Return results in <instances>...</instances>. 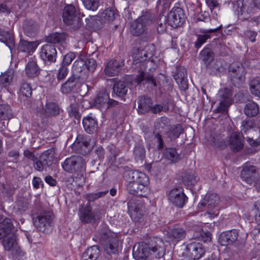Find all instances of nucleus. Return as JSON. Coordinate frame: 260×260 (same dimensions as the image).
Segmentation results:
<instances>
[{"instance_id": "nucleus-1", "label": "nucleus", "mask_w": 260, "mask_h": 260, "mask_svg": "<svg viewBox=\"0 0 260 260\" xmlns=\"http://www.w3.org/2000/svg\"><path fill=\"white\" fill-rule=\"evenodd\" d=\"M165 252L164 243L159 238H151L146 243L136 244L133 247V255L136 260H158Z\"/></svg>"}, {"instance_id": "nucleus-2", "label": "nucleus", "mask_w": 260, "mask_h": 260, "mask_svg": "<svg viewBox=\"0 0 260 260\" xmlns=\"http://www.w3.org/2000/svg\"><path fill=\"white\" fill-rule=\"evenodd\" d=\"M14 226L11 219L5 218L0 223V240L5 250L11 251L13 256L20 255L21 251L18 245L17 237L13 232Z\"/></svg>"}, {"instance_id": "nucleus-3", "label": "nucleus", "mask_w": 260, "mask_h": 260, "mask_svg": "<svg viewBox=\"0 0 260 260\" xmlns=\"http://www.w3.org/2000/svg\"><path fill=\"white\" fill-rule=\"evenodd\" d=\"M127 175L130 179L126 186L128 192L138 196H145L149 183L148 177L144 173L137 171L128 172Z\"/></svg>"}, {"instance_id": "nucleus-4", "label": "nucleus", "mask_w": 260, "mask_h": 260, "mask_svg": "<svg viewBox=\"0 0 260 260\" xmlns=\"http://www.w3.org/2000/svg\"><path fill=\"white\" fill-rule=\"evenodd\" d=\"M97 236L103 242L105 251L109 254H115L119 250V240L114 233L103 225L98 233Z\"/></svg>"}, {"instance_id": "nucleus-5", "label": "nucleus", "mask_w": 260, "mask_h": 260, "mask_svg": "<svg viewBox=\"0 0 260 260\" xmlns=\"http://www.w3.org/2000/svg\"><path fill=\"white\" fill-rule=\"evenodd\" d=\"M219 197L216 193L206 194L204 198L198 204L199 211L206 210L211 218H214L219 213Z\"/></svg>"}, {"instance_id": "nucleus-6", "label": "nucleus", "mask_w": 260, "mask_h": 260, "mask_svg": "<svg viewBox=\"0 0 260 260\" xmlns=\"http://www.w3.org/2000/svg\"><path fill=\"white\" fill-rule=\"evenodd\" d=\"M153 16L150 13H146L132 22L130 32L133 36H140L147 33V26L152 22Z\"/></svg>"}, {"instance_id": "nucleus-7", "label": "nucleus", "mask_w": 260, "mask_h": 260, "mask_svg": "<svg viewBox=\"0 0 260 260\" xmlns=\"http://www.w3.org/2000/svg\"><path fill=\"white\" fill-rule=\"evenodd\" d=\"M62 19L64 23L71 26L72 28L74 29L80 28L82 24L80 14L76 10L75 6L72 4L67 5L64 7Z\"/></svg>"}, {"instance_id": "nucleus-8", "label": "nucleus", "mask_w": 260, "mask_h": 260, "mask_svg": "<svg viewBox=\"0 0 260 260\" xmlns=\"http://www.w3.org/2000/svg\"><path fill=\"white\" fill-rule=\"evenodd\" d=\"M86 161L80 156H72L68 157L62 163L63 169L68 172L75 173L81 172L85 169Z\"/></svg>"}, {"instance_id": "nucleus-9", "label": "nucleus", "mask_w": 260, "mask_h": 260, "mask_svg": "<svg viewBox=\"0 0 260 260\" xmlns=\"http://www.w3.org/2000/svg\"><path fill=\"white\" fill-rule=\"evenodd\" d=\"M229 74L235 86L241 85L245 79V69L242 63L240 62H233L230 64Z\"/></svg>"}, {"instance_id": "nucleus-10", "label": "nucleus", "mask_w": 260, "mask_h": 260, "mask_svg": "<svg viewBox=\"0 0 260 260\" xmlns=\"http://www.w3.org/2000/svg\"><path fill=\"white\" fill-rule=\"evenodd\" d=\"M95 143V139L86 135H78L73 144V148L79 153L85 155L87 154Z\"/></svg>"}, {"instance_id": "nucleus-11", "label": "nucleus", "mask_w": 260, "mask_h": 260, "mask_svg": "<svg viewBox=\"0 0 260 260\" xmlns=\"http://www.w3.org/2000/svg\"><path fill=\"white\" fill-rule=\"evenodd\" d=\"M137 66H140V70L136 75V81L138 84H140L145 81V83H148L153 87H156L157 85L158 81L153 77V76L150 73H147L145 72L146 68V63L142 60L140 62H136Z\"/></svg>"}, {"instance_id": "nucleus-12", "label": "nucleus", "mask_w": 260, "mask_h": 260, "mask_svg": "<svg viewBox=\"0 0 260 260\" xmlns=\"http://www.w3.org/2000/svg\"><path fill=\"white\" fill-rule=\"evenodd\" d=\"M185 17L183 10L179 7L173 8L168 14L167 22L172 27L176 28L182 25Z\"/></svg>"}, {"instance_id": "nucleus-13", "label": "nucleus", "mask_w": 260, "mask_h": 260, "mask_svg": "<svg viewBox=\"0 0 260 260\" xmlns=\"http://www.w3.org/2000/svg\"><path fill=\"white\" fill-rule=\"evenodd\" d=\"M188 198L184 194L181 187L174 188L170 190L168 194V200L174 205L182 208L187 201Z\"/></svg>"}, {"instance_id": "nucleus-14", "label": "nucleus", "mask_w": 260, "mask_h": 260, "mask_svg": "<svg viewBox=\"0 0 260 260\" xmlns=\"http://www.w3.org/2000/svg\"><path fill=\"white\" fill-rule=\"evenodd\" d=\"M52 213L45 211L34 219V224L40 232H45L51 226Z\"/></svg>"}, {"instance_id": "nucleus-15", "label": "nucleus", "mask_w": 260, "mask_h": 260, "mask_svg": "<svg viewBox=\"0 0 260 260\" xmlns=\"http://www.w3.org/2000/svg\"><path fill=\"white\" fill-rule=\"evenodd\" d=\"M205 252L203 246L199 242H190L187 245L185 248V254L190 260L200 259L204 254Z\"/></svg>"}, {"instance_id": "nucleus-16", "label": "nucleus", "mask_w": 260, "mask_h": 260, "mask_svg": "<svg viewBox=\"0 0 260 260\" xmlns=\"http://www.w3.org/2000/svg\"><path fill=\"white\" fill-rule=\"evenodd\" d=\"M258 176V171L255 166L248 163H245L243 165L241 177L243 181L251 184L255 181Z\"/></svg>"}, {"instance_id": "nucleus-17", "label": "nucleus", "mask_w": 260, "mask_h": 260, "mask_svg": "<svg viewBox=\"0 0 260 260\" xmlns=\"http://www.w3.org/2000/svg\"><path fill=\"white\" fill-rule=\"evenodd\" d=\"M79 217L84 223L94 222L101 218V209L96 208L92 211L91 207L87 205L84 209L80 211Z\"/></svg>"}, {"instance_id": "nucleus-18", "label": "nucleus", "mask_w": 260, "mask_h": 260, "mask_svg": "<svg viewBox=\"0 0 260 260\" xmlns=\"http://www.w3.org/2000/svg\"><path fill=\"white\" fill-rule=\"evenodd\" d=\"M40 56L44 62L49 64L56 60L57 51L54 45L46 44L44 45L40 50Z\"/></svg>"}, {"instance_id": "nucleus-19", "label": "nucleus", "mask_w": 260, "mask_h": 260, "mask_svg": "<svg viewBox=\"0 0 260 260\" xmlns=\"http://www.w3.org/2000/svg\"><path fill=\"white\" fill-rule=\"evenodd\" d=\"M118 102L114 100H110L106 93H99L94 101V106L101 110H106L110 107L118 105Z\"/></svg>"}, {"instance_id": "nucleus-20", "label": "nucleus", "mask_w": 260, "mask_h": 260, "mask_svg": "<svg viewBox=\"0 0 260 260\" xmlns=\"http://www.w3.org/2000/svg\"><path fill=\"white\" fill-rule=\"evenodd\" d=\"M128 210L132 219L136 222H142L145 218L144 207L142 203H128Z\"/></svg>"}, {"instance_id": "nucleus-21", "label": "nucleus", "mask_w": 260, "mask_h": 260, "mask_svg": "<svg viewBox=\"0 0 260 260\" xmlns=\"http://www.w3.org/2000/svg\"><path fill=\"white\" fill-rule=\"evenodd\" d=\"M218 96L220 99L218 110L222 112H226L229 106L232 104V94L229 89H224L219 91Z\"/></svg>"}, {"instance_id": "nucleus-22", "label": "nucleus", "mask_w": 260, "mask_h": 260, "mask_svg": "<svg viewBox=\"0 0 260 260\" xmlns=\"http://www.w3.org/2000/svg\"><path fill=\"white\" fill-rule=\"evenodd\" d=\"M72 72L73 75L77 77L79 79L82 80L85 79L88 75L85 61L81 59H77L73 63Z\"/></svg>"}, {"instance_id": "nucleus-23", "label": "nucleus", "mask_w": 260, "mask_h": 260, "mask_svg": "<svg viewBox=\"0 0 260 260\" xmlns=\"http://www.w3.org/2000/svg\"><path fill=\"white\" fill-rule=\"evenodd\" d=\"M239 233L236 230L222 232L219 236V242L222 246L234 244L238 239Z\"/></svg>"}, {"instance_id": "nucleus-24", "label": "nucleus", "mask_w": 260, "mask_h": 260, "mask_svg": "<svg viewBox=\"0 0 260 260\" xmlns=\"http://www.w3.org/2000/svg\"><path fill=\"white\" fill-rule=\"evenodd\" d=\"M221 27L222 25H220L219 26L213 29H201V32L203 34L197 35V40L194 43L195 47L197 49L200 48L208 39L211 38V35H210V33L216 32L221 29Z\"/></svg>"}, {"instance_id": "nucleus-25", "label": "nucleus", "mask_w": 260, "mask_h": 260, "mask_svg": "<svg viewBox=\"0 0 260 260\" xmlns=\"http://www.w3.org/2000/svg\"><path fill=\"white\" fill-rule=\"evenodd\" d=\"M79 78L72 75L66 82L62 84L60 91L63 94H68L75 91L79 84Z\"/></svg>"}, {"instance_id": "nucleus-26", "label": "nucleus", "mask_w": 260, "mask_h": 260, "mask_svg": "<svg viewBox=\"0 0 260 260\" xmlns=\"http://www.w3.org/2000/svg\"><path fill=\"white\" fill-rule=\"evenodd\" d=\"M230 148L235 151H240L243 147L242 134L239 132H233L230 138Z\"/></svg>"}, {"instance_id": "nucleus-27", "label": "nucleus", "mask_w": 260, "mask_h": 260, "mask_svg": "<svg viewBox=\"0 0 260 260\" xmlns=\"http://www.w3.org/2000/svg\"><path fill=\"white\" fill-rule=\"evenodd\" d=\"M120 70V63L116 60H111L107 63L104 72L107 76L112 77L117 75Z\"/></svg>"}, {"instance_id": "nucleus-28", "label": "nucleus", "mask_w": 260, "mask_h": 260, "mask_svg": "<svg viewBox=\"0 0 260 260\" xmlns=\"http://www.w3.org/2000/svg\"><path fill=\"white\" fill-rule=\"evenodd\" d=\"M82 124L85 131L90 134L95 133L98 128L96 120L91 116L84 117L82 120Z\"/></svg>"}, {"instance_id": "nucleus-29", "label": "nucleus", "mask_w": 260, "mask_h": 260, "mask_svg": "<svg viewBox=\"0 0 260 260\" xmlns=\"http://www.w3.org/2000/svg\"><path fill=\"white\" fill-rule=\"evenodd\" d=\"M101 252L99 246L94 245L87 248L83 253L81 260H97L100 255Z\"/></svg>"}, {"instance_id": "nucleus-30", "label": "nucleus", "mask_w": 260, "mask_h": 260, "mask_svg": "<svg viewBox=\"0 0 260 260\" xmlns=\"http://www.w3.org/2000/svg\"><path fill=\"white\" fill-rule=\"evenodd\" d=\"M138 112L144 114L150 111L153 104L150 98L145 96H140L138 100Z\"/></svg>"}, {"instance_id": "nucleus-31", "label": "nucleus", "mask_w": 260, "mask_h": 260, "mask_svg": "<svg viewBox=\"0 0 260 260\" xmlns=\"http://www.w3.org/2000/svg\"><path fill=\"white\" fill-rule=\"evenodd\" d=\"M24 34L28 37L34 36L38 29V24L32 20H25L23 24Z\"/></svg>"}, {"instance_id": "nucleus-32", "label": "nucleus", "mask_w": 260, "mask_h": 260, "mask_svg": "<svg viewBox=\"0 0 260 260\" xmlns=\"http://www.w3.org/2000/svg\"><path fill=\"white\" fill-rule=\"evenodd\" d=\"M186 236V231L183 228H176L168 232V237L175 242L183 240Z\"/></svg>"}, {"instance_id": "nucleus-33", "label": "nucleus", "mask_w": 260, "mask_h": 260, "mask_svg": "<svg viewBox=\"0 0 260 260\" xmlns=\"http://www.w3.org/2000/svg\"><path fill=\"white\" fill-rule=\"evenodd\" d=\"M25 72L29 77H35L40 73V68L37 62L34 60L29 61L26 66Z\"/></svg>"}, {"instance_id": "nucleus-34", "label": "nucleus", "mask_w": 260, "mask_h": 260, "mask_svg": "<svg viewBox=\"0 0 260 260\" xmlns=\"http://www.w3.org/2000/svg\"><path fill=\"white\" fill-rule=\"evenodd\" d=\"M128 87L123 81H118L114 84L113 87V92L116 95L119 97L125 96L128 91Z\"/></svg>"}, {"instance_id": "nucleus-35", "label": "nucleus", "mask_w": 260, "mask_h": 260, "mask_svg": "<svg viewBox=\"0 0 260 260\" xmlns=\"http://www.w3.org/2000/svg\"><path fill=\"white\" fill-rule=\"evenodd\" d=\"M37 44L35 42H28L25 40H20L18 50L19 51L30 52L35 51L37 48Z\"/></svg>"}, {"instance_id": "nucleus-36", "label": "nucleus", "mask_w": 260, "mask_h": 260, "mask_svg": "<svg viewBox=\"0 0 260 260\" xmlns=\"http://www.w3.org/2000/svg\"><path fill=\"white\" fill-rule=\"evenodd\" d=\"M182 179L184 183L187 185L194 184L198 179L195 172L190 170L187 171L183 174Z\"/></svg>"}, {"instance_id": "nucleus-37", "label": "nucleus", "mask_w": 260, "mask_h": 260, "mask_svg": "<svg viewBox=\"0 0 260 260\" xmlns=\"http://www.w3.org/2000/svg\"><path fill=\"white\" fill-rule=\"evenodd\" d=\"M54 151L52 149H48L42 154L40 159L44 163L46 167L50 166L53 160Z\"/></svg>"}, {"instance_id": "nucleus-38", "label": "nucleus", "mask_w": 260, "mask_h": 260, "mask_svg": "<svg viewBox=\"0 0 260 260\" xmlns=\"http://www.w3.org/2000/svg\"><path fill=\"white\" fill-rule=\"evenodd\" d=\"M257 105L254 102L247 104L244 108L245 114L249 117H253L258 113Z\"/></svg>"}, {"instance_id": "nucleus-39", "label": "nucleus", "mask_w": 260, "mask_h": 260, "mask_svg": "<svg viewBox=\"0 0 260 260\" xmlns=\"http://www.w3.org/2000/svg\"><path fill=\"white\" fill-rule=\"evenodd\" d=\"M45 112L47 116L57 115L59 112L58 106L54 103H47L45 106Z\"/></svg>"}, {"instance_id": "nucleus-40", "label": "nucleus", "mask_w": 260, "mask_h": 260, "mask_svg": "<svg viewBox=\"0 0 260 260\" xmlns=\"http://www.w3.org/2000/svg\"><path fill=\"white\" fill-rule=\"evenodd\" d=\"M165 156L172 162H176L180 159V155L177 152L175 148H169L165 149Z\"/></svg>"}, {"instance_id": "nucleus-41", "label": "nucleus", "mask_w": 260, "mask_h": 260, "mask_svg": "<svg viewBox=\"0 0 260 260\" xmlns=\"http://www.w3.org/2000/svg\"><path fill=\"white\" fill-rule=\"evenodd\" d=\"M66 35L63 33H53L47 37L46 42L51 44L60 43L65 40Z\"/></svg>"}, {"instance_id": "nucleus-42", "label": "nucleus", "mask_w": 260, "mask_h": 260, "mask_svg": "<svg viewBox=\"0 0 260 260\" xmlns=\"http://www.w3.org/2000/svg\"><path fill=\"white\" fill-rule=\"evenodd\" d=\"M13 77V71L11 70L6 71L0 76V84L6 87L9 85Z\"/></svg>"}, {"instance_id": "nucleus-43", "label": "nucleus", "mask_w": 260, "mask_h": 260, "mask_svg": "<svg viewBox=\"0 0 260 260\" xmlns=\"http://www.w3.org/2000/svg\"><path fill=\"white\" fill-rule=\"evenodd\" d=\"M250 90L252 94L260 98V77H256L251 81Z\"/></svg>"}, {"instance_id": "nucleus-44", "label": "nucleus", "mask_w": 260, "mask_h": 260, "mask_svg": "<svg viewBox=\"0 0 260 260\" xmlns=\"http://www.w3.org/2000/svg\"><path fill=\"white\" fill-rule=\"evenodd\" d=\"M183 133V128L181 125L177 124L172 126L168 132V136L171 140H174L178 138Z\"/></svg>"}, {"instance_id": "nucleus-45", "label": "nucleus", "mask_w": 260, "mask_h": 260, "mask_svg": "<svg viewBox=\"0 0 260 260\" xmlns=\"http://www.w3.org/2000/svg\"><path fill=\"white\" fill-rule=\"evenodd\" d=\"M134 156L137 160H142L145 156L144 146L141 144L136 145L134 150Z\"/></svg>"}, {"instance_id": "nucleus-46", "label": "nucleus", "mask_w": 260, "mask_h": 260, "mask_svg": "<svg viewBox=\"0 0 260 260\" xmlns=\"http://www.w3.org/2000/svg\"><path fill=\"white\" fill-rule=\"evenodd\" d=\"M201 58L205 63H209L214 59L213 53L209 48H205L200 53Z\"/></svg>"}, {"instance_id": "nucleus-47", "label": "nucleus", "mask_w": 260, "mask_h": 260, "mask_svg": "<svg viewBox=\"0 0 260 260\" xmlns=\"http://www.w3.org/2000/svg\"><path fill=\"white\" fill-rule=\"evenodd\" d=\"M173 78L176 82H180V80L187 78L186 69L182 67H176V72L173 75Z\"/></svg>"}, {"instance_id": "nucleus-48", "label": "nucleus", "mask_w": 260, "mask_h": 260, "mask_svg": "<svg viewBox=\"0 0 260 260\" xmlns=\"http://www.w3.org/2000/svg\"><path fill=\"white\" fill-rule=\"evenodd\" d=\"M84 7L87 10L95 11L99 7V0H82Z\"/></svg>"}, {"instance_id": "nucleus-49", "label": "nucleus", "mask_w": 260, "mask_h": 260, "mask_svg": "<svg viewBox=\"0 0 260 260\" xmlns=\"http://www.w3.org/2000/svg\"><path fill=\"white\" fill-rule=\"evenodd\" d=\"M102 17L105 21L111 22L115 19V13L113 9L108 8L102 13Z\"/></svg>"}, {"instance_id": "nucleus-50", "label": "nucleus", "mask_w": 260, "mask_h": 260, "mask_svg": "<svg viewBox=\"0 0 260 260\" xmlns=\"http://www.w3.org/2000/svg\"><path fill=\"white\" fill-rule=\"evenodd\" d=\"M108 192V190H106L96 193H89L86 196V199L88 201V202H93L99 198L105 196Z\"/></svg>"}, {"instance_id": "nucleus-51", "label": "nucleus", "mask_w": 260, "mask_h": 260, "mask_svg": "<svg viewBox=\"0 0 260 260\" xmlns=\"http://www.w3.org/2000/svg\"><path fill=\"white\" fill-rule=\"evenodd\" d=\"M20 92L23 96L26 97L30 96L32 90L29 84L26 82L22 83L20 88Z\"/></svg>"}, {"instance_id": "nucleus-52", "label": "nucleus", "mask_w": 260, "mask_h": 260, "mask_svg": "<svg viewBox=\"0 0 260 260\" xmlns=\"http://www.w3.org/2000/svg\"><path fill=\"white\" fill-rule=\"evenodd\" d=\"M69 113L70 117H73L76 119L78 121H80L81 116L78 111L77 105L76 104H71L69 110Z\"/></svg>"}, {"instance_id": "nucleus-53", "label": "nucleus", "mask_w": 260, "mask_h": 260, "mask_svg": "<svg viewBox=\"0 0 260 260\" xmlns=\"http://www.w3.org/2000/svg\"><path fill=\"white\" fill-rule=\"evenodd\" d=\"M15 188L12 184L7 183L3 185V193L7 197L11 196L13 194Z\"/></svg>"}, {"instance_id": "nucleus-54", "label": "nucleus", "mask_w": 260, "mask_h": 260, "mask_svg": "<svg viewBox=\"0 0 260 260\" xmlns=\"http://www.w3.org/2000/svg\"><path fill=\"white\" fill-rule=\"evenodd\" d=\"M254 7L249 8H247L246 5H242V10L244 12L245 11H247L248 13H253L254 12L256 9L260 10V0H253Z\"/></svg>"}, {"instance_id": "nucleus-55", "label": "nucleus", "mask_w": 260, "mask_h": 260, "mask_svg": "<svg viewBox=\"0 0 260 260\" xmlns=\"http://www.w3.org/2000/svg\"><path fill=\"white\" fill-rule=\"evenodd\" d=\"M69 72L68 67L63 65L60 66L58 70V72L57 75V78L58 80H63L67 76Z\"/></svg>"}, {"instance_id": "nucleus-56", "label": "nucleus", "mask_w": 260, "mask_h": 260, "mask_svg": "<svg viewBox=\"0 0 260 260\" xmlns=\"http://www.w3.org/2000/svg\"><path fill=\"white\" fill-rule=\"evenodd\" d=\"M75 54L73 52H70L67 54L63 57L61 65L67 67L75 58Z\"/></svg>"}, {"instance_id": "nucleus-57", "label": "nucleus", "mask_w": 260, "mask_h": 260, "mask_svg": "<svg viewBox=\"0 0 260 260\" xmlns=\"http://www.w3.org/2000/svg\"><path fill=\"white\" fill-rule=\"evenodd\" d=\"M10 108L7 105H0V119L5 120L8 117Z\"/></svg>"}, {"instance_id": "nucleus-58", "label": "nucleus", "mask_w": 260, "mask_h": 260, "mask_svg": "<svg viewBox=\"0 0 260 260\" xmlns=\"http://www.w3.org/2000/svg\"><path fill=\"white\" fill-rule=\"evenodd\" d=\"M85 62H86V67H87V73L88 74V71L93 72L97 66L95 60L93 58H89Z\"/></svg>"}, {"instance_id": "nucleus-59", "label": "nucleus", "mask_w": 260, "mask_h": 260, "mask_svg": "<svg viewBox=\"0 0 260 260\" xmlns=\"http://www.w3.org/2000/svg\"><path fill=\"white\" fill-rule=\"evenodd\" d=\"M169 110L168 107H167L163 103L162 105L156 104L152 107L150 111L154 114H157L160 113L162 111H168Z\"/></svg>"}, {"instance_id": "nucleus-60", "label": "nucleus", "mask_w": 260, "mask_h": 260, "mask_svg": "<svg viewBox=\"0 0 260 260\" xmlns=\"http://www.w3.org/2000/svg\"><path fill=\"white\" fill-rule=\"evenodd\" d=\"M12 7L8 2H5L4 3L0 4V13H6L7 14H9Z\"/></svg>"}, {"instance_id": "nucleus-61", "label": "nucleus", "mask_w": 260, "mask_h": 260, "mask_svg": "<svg viewBox=\"0 0 260 260\" xmlns=\"http://www.w3.org/2000/svg\"><path fill=\"white\" fill-rule=\"evenodd\" d=\"M34 167L35 170L42 172L44 170V169H46L47 167L44 164V163L38 158L36 159V160L34 161Z\"/></svg>"}, {"instance_id": "nucleus-62", "label": "nucleus", "mask_w": 260, "mask_h": 260, "mask_svg": "<svg viewBox=\"0 0 260 260\" xmlns=\"http://www.w3.org/2000/svg\"><path fill=\"white\" fill-rule=\"evenodd\" d=\"M244 34L245 37L249 39L251 42H254L256 41L255 38L257 35L256 31L251 30H247L244 31Z\"/></svg>"}, {"instance_id": "nucleus-63", "label": "nucleus", "mask_w": 260, "mask_h": 260, "mask_svg": "<svg viewBox=\"0 0 260 260\" xmlns=\"http://www.w3.org/2000/svg\"><path fill=\"white\" fill-rule=\"evenodd\" d=\"M5 43L10 50L14 47V38L8 33H7V38H6Z\"/></svg>"}, {"instance_id": "nucleus-64", "label": "nucleus", "mask_w": 260, "mask_h": 260, "mask_svg": "<svg viewBox=\"0 0 260 260\" xmlns=\"http://www.w3.org/2000/svg\"><path fill=\"white\" fill-rule=\"evenodd\" d=\"M23 155L27 159L33 161V162L35 160H36V159L37 158V157L35 156V154L32 152L29 151L28 149L25 150L24 151Z\"/></svg>"}]
</instances>
